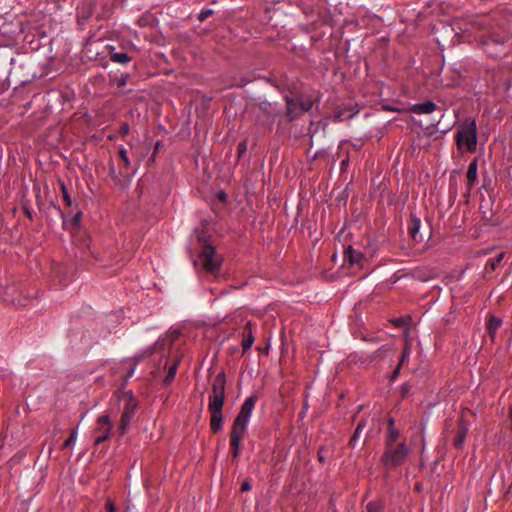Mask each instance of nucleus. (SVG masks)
<instances>
[{"label": "nucleus", "instance_id": "33", "mask_svg": "<svg viewBox=\"0 0 512 512\" xmlns=\"http://www.w3.org/2000/svg\"><path fill=\"white\" fill-rule=\"evenodd\" d=\"M134 372H135V364H132V365H130L127 375L125 377L126 382L128 381L129 378H131L133 376Z\"/></svg>", "mask_w": 512, "mask_h": 512}, {"label": "nucleus", "instance_id": "22", "mask_svg": "<svg viewBox=\"0 0 512 512\" xmlns=\"http://www.w3.org/2000/svg\"><path fill=\"white\" fill-rule=\"evenodd\" d=\"M384 503L381 500L370 501L366 505V512H383Z\"/></svg>", "mask_w": 512, "mask_h": 512}, {"label": "nucleus", "instance_id": "20", "mask_svg": "<svg viewBox=\"0 0 512 512\" xmlns=\"http://www.w3.org/2000/svg\"><path fill=\"white\" fill-rule=\"evenodd\" d=\"M110 59L115 63L124 65L131 61V57L126 52H112Z\"/></svg>", "mask_w": 512, "mask_h": 512}, {"label": "nucleus", "instance_id": "14", "mask_svg": "<svg viewBox=\"0 0 512 512\" xmlns=\"http://www.w3.org/2000/svg\"><path fill=\"white\" fill-rule=\"evenodd\" d=\"M421 220L416 215H411L408 222V233L417 242L422 241V235L420 234Z\"/></svg>", "mask_w": 512, "mask_h": 512}, {"label": "nucleus", "instance_id": "39", "mask_svg": "<svg viewBox=\"0 0 512 512\" xmlns=\"http://www.w3.org/2000/svg\"><path fill=\"white\" fill-rule=\"evenodd\" d=\"M80 215H81V213H79V214H77V215L75 216V218H74V221H75V222H78V221H79Z\"/></svg>", "mask_w": 512, "mask_h": 512}, {"label": "nucleus", "instance_id": "25", "mask_svg": "<svg viewBox=\"0 0 512 512\" xmlns=\"http://www.w3.org/2000/svg\"><path fill=\"white\" fill-rule=\"evenodd\" d=\"M78 436V428L72 430L70 436L64 441L63 448H68L75 445Z\"/></svg>", "mask_w": 512, "mask_h": 512}, {"label": "nucleus", "instance_id": "34", "mask_svg": "<svg viewBox=\"0 0 512 512\" xmlns=\"http://www.w3.org/2000/svg\"><path fill=\"white\" fill-rule=\"evenodd\" d=\"M251 489H252L251 483L248 480L243 481V483L241 485V490L242 491H249Z\"/></svg>", "mask_w": 512, "mask_h": 512}, {"label": "nucleus", "instance_id": "17", "mask_svg": "<svg viewBox=\"0 0 512 512\" xmlns=\"http://www.w3.org/2000/svg\"><path fill=\"white\" fill-rule=\"evenodd\" d=\"M501 325H502L501 318L495 317V316H491L489 318L488 323H487V332H488L490 338L492 339V341H494L497 331L501 327Z\"/></svg>", "mask_w": 512, "mask_h": 512}, {"label": "nucleus", "instance_id": "10", "mask_svg": "<svg viewBox=\"0 0 512 512\" xmlns=\"http://www.w3.org/2000/svg\"><path fill=\"white\" fill-rule=\"evenodd\" d=\"M393 355V348L388 345H384L378 348L376 351L369 355H365L363 359L360 361V365L368 367L370 365H377L385 361L388 358H391Z\"/></svg>", "mask_w": 512, "mask_h": 512}, {"label": "nucleus", "instance_id": "30", "mask_svg": "<svg viewBox=\"0 0 512 512\" xmlns=\"http://www.w3.org/2000/svg\"><path fill=\"white\" fill-rule=\"evenodd\" d=\"M62 192H63V199H64L65 203L68 206H71L72 205V198H71L67 188L64 185L62 186Z\"/></svg>", "mask_w": 512, "mask_h": 512}, {"label": "nucleus", "instance_id": "3", "mask_svg": "<svg viewBox=\"0 0 512 512\" xmlns=\"http://www.w3.org/2000/svg\"><path fill=\"white\" fill-rule=\"evenodd\" d=\"M224 373L218 374L212 384V392L209 395L208 409L211 414L210 426L213 432H218L222 428V408L225 400Z\"/></svg>", "mask_w": 512, "mask_h": 512}, {"label": "nucleus", "instance_id": "19", "mask_svg": "<svg viewBox=\"0 0 512 512\" xmlns=\"http://www.w3.org/2000/svg\"><path fill=\"white\" fill-rule=\"evenodd\" d=\"M254 342V337L252 335V330L250 328V324L248 323L244 329V337L242 340V347L244 350L249 349Z\"/></svg>", "mask_w": 512, "mask_h": 512}, {"label": "nucleus", "instance_id": "42", "mask_svg": "<svg viewBox=\"0 0 512 512\" xmlns=\"http://www.w3.org/2000/svg\"><path fill=\"white\" fill-rule=\"evenodd\" d=\"M274 2L278 3V2H280V0H274Z\"/></svg>", "mask_w": 512, "mask_h": 512}, {"label": "nucleus", "instance_id": "18", "mask_svg": "<svg viewBox=\"0 0 512 512\" xmlns=\"http://www.w3.org/2000/svg\"><path fill=\"white\" fill-rule=\"evenodd\" d=\"M399 437V430L394 426V419L390 418L388 420V430L386 436V445L395 444L396 440Z\"/></svg>", "mask_w": 512, "mask_h": 512}, {"label": "nucleus", "instance_id": "16", "mask_svg": "<svg viewBox=\"0 0 512 512\" xmlns=\"http://www.w3.org/2000/svg\"><path fill=\"white\" fill-rule=\"evenodd\" d=\"M478 175V161L474 159L470 162L467 170V184L469 188H472L477 180Z\"/></svg>", "mask_w": 512, "mask_h": 512}, {"label": "nucleus", "instance_id": "5", "mask_svg": "<svg viewBox=\"0 0 512 512\" xmlns=\"http://www.w3.org/2000/svg\"><path fill=\"white\" fill-rule=\"evenodd\" d=\"M201 250L194 260L196 266H200L210 273H215L220 267V259L215 253L213 246L207 243L205 235H197Z\"/></svg>", "mask_w": 512, "mask_h": 512}, {"label": "nucleus", "instance_id": "8", "mask_svg": "<svg viewBox=\"0 0 512 512\" xmlns=\"http://www.w3.org/2000/svg\"><path fill=\"white\" fill-rule=\"evenodd\" d=\"M123 412L121 415L119 429L121 434H125L133 419V415L138 407V401L132 391H127L123 394Z\"/></svg>", "mask_w": 512, "mask_h": 512}, {"label": "nucleus", "instance_id": "27", "mask_svg": "<svg viewBox=\"0 0 512 512\" xmlns=\"http://www.w3.org/2000/svg\"><path fill=\"white\" fill-rule=\"evenodd\" d=\"M119 156L120 158L122 159V161L124 162V165L126 168H128L130 166V159L128 157V153H127V150L124 146H120L119 147Z\"/></svg>", "mask_w": 512, "mask_h": 512}, {"label": "nucleus", "instance_id": "31", "mask_svg": "<svg viewBox=\"0 0 512 512\" xmlns=\"http://www.w3.org/2000/svg\"><path fill=\"white\" fill-rule=\"evenodd\" d=\"M247 150V143L246 141H242L238 144V153L239 155L241 156L242 154H244Z\"/></svg>", "mask_w": 512, "mask_h": 512}, {"label": "nucleus", "instance_id": "32", "mask_svg": "<svg viewBox=\"0 0 512 512\" xmlns=\"http://www.w3.org/2000/svg\"><path fill=\"white\" fill-rule=\"evenodd\" d=\"M129 131H130V126L128 123H123L120 127V133L122 135H127L129 134Z\"/></svg>", "mask_w": 512, "mask_h": 512}, {"label": "nucleus", "instance_id": "6", "mask_svg": "<svg viewBox=\"0 0 512 512\" xmlns=\"http://www.w3.org/2000/svg\"><path fill=\"white\" fill-rule=\"evenodd\" d=\"M409 448L404 443L385 446V452L382 456V463L388 470H393L404 463L409 454Z\"/></svg>", "mask_w": 512, "mask_h": 512}, {"label": "nucleus", "instance_id": "23", "mask_svg": "<svg viewBox=\"0 0 512 512\" xmlns=\"http://www.w3.org/2000/svg\"><path fill=\"white\" fill-rule=\"evenodd\" d=\"M365 425H366V422L363 421V420L358 423V425H357V427H356V429H355V431H354V433H353V435H352V437L350 439V445L352 447L356 446L357 441H358V439L360 437V434L362 433Z\"/></svg>", "mask_w": 512, "mask_h": 512}, {"label": "nucleus", "instance_id": "1", "mask_svg": "<svg viewBox=\"0 0 512 512\" xmlns=\"http://www.w3.org/2000/svg\"><path fill=\"white\" fill-rule=\"evenodd\" d=\"M488 25H490L488 18L456 19L452 29L456 35L471 34L477 30H485ZM476 37L481 39L483 50L490 57L500 58L507 54L509 38L506 33L494 26H489L485 34L476 35Z\"/></svg>", "mask_w": 512, "mask_h": 512}, {"label": "nucleus", "instance_id": "29", "mask_svg": "<svg viewBox=\"0 0 512 512\" xmlns=\"http://www.w3.org/2000/svg\"><path fill=\"white\" fill-rule=\"evenodd\" d=\"M212 14H213V10H212V9H208V8L203 9V10L199 13V15H198V19H199L200 21H204V20H206V19H207L210 15H212Z\"/></svg>", "mask_w": 512, "mask_h": 512}, {"label": "nucleus", "instance_id": "41", "mask_svg": "<svg viewBox=\"0 0 512 512\" xmlns=\"http://www.w3.org/2000/svg\"><path fill=\"white\" fill-rule=\"evenodd\" d=\"M319 460H320V461H323V460H324V458H323V456H322L321 454H319Z\"/></svg>", "mask_w": 512, "mask_h": 512}, {"label": "nucleus", "instance_id": "13", "mask_svg": "<svg viewBox=\"0 0 512 512\" xmlns=\"http://www.w3.org/2000/svg\"><path fill=\"white\" fill-rule=\"evenodd\" d=\"M438 108L437 104L431 100L415 103L409 107V111L417 115L431 114Z\"/></svg>", "mask_w": 512, "mask_h": 512}, {"label": "nucleus", "instance_id": "15", "mask_svg": "<svg viewBox=\"0 0 512 512\" xmlns=\"http://www.w3.org/2000/svg\"><path fill=\"white\" fill-rule=\"evenodd\" d=\"M468 431H469L468 423L465 420L461 419L458 423L457 434H456V437L454 440L455 447H457V448L463 447L466 436L468 434Z\"/></svg>", "mask_w": 512, "mask_h": 512}, {"label": "nucleus", "instance_id": "11", "mask_svg": "<svg viewBox=\"0 0 512 512\" xmlns=\"http://www.w3.org/2000/svg\"><path fill=\"white\" fill-rule=\"evenodd\" d=\"M112 424L107 415H101L97 420V427L95 429V433L97 434L95 437V444L99 445L100 443L108 440L111 436Z\"/></svg>", "mask_w": 512, "mask_h": 512}, {"label": "nucleus", "instance_id": "40", "mask_svg": "<svg viewBox=\"0 0 512 512\" xmlns=\"http://www.w3.org/2000/svg\"><path fill=\"white\" fill-rule=\"evenodd\" d=\"M160 144H161L160 142H157V143H156V147H155V148H156V150H157L158 148H160Z\"/></svg>", "mask_w": 512, "mask_h": 512}, {"label": "nucleus", "instance_id": "24", "mask_svg": "<svg viewBox=\"0 0 512 512\" xmlns=\"http://www.w3.org/2000/svg\"><path fill=\"white\" fill-rule=\"evenodd\" d=\"M178 363L175 362L168 368V373L164 379V383L167 385L173 381L177 372Z\"/></svg>", "mask_w": 512, "mask_h": 512}, {"label": "nucleus", "instance_id": "37", "mask_svg": "<svg viewBox=\"0 0 512 512\" xmlns=\"http://www.w3.org/2000/svg\"><path fill=\"white\" fill-rule=\"evenodd\" d=\"M348 162H349V160H348V159H344V160H342V162H341V166H342V167L347 166V165H348Z\"/></svg>", "mask_w": 512, "mask_h": 512}, {"label": "nucleus", "instance_id": "26", "mask_svg": "<svg viewBox=\"0 0 512 512\" xmlns=\"http://www.w3.org/2000/svg\"><path fill=\"white\" fill-rule=\"evenodd\" d=\"M410 356H411V347H410V345L406 344L402 351V355H401L399 364L404 365V363L410 359Z\"/></svg>", "mask_w": 512, "mask_h": 512}, {"label": "nucleus", "instance_id": "12", "mask_svg": "<svg viewBox=\"0 0 512 512\" xmlns=\"http://www.w3.org/2000/svg\"><path fill=\"white\" fill-rule=\"evenodd\" d=\"M344 259L353 267L360 269L364 267V263L366 262L364 254L361 251L354 249L352 246H349L345 251Z\"/></svg>", "mask_w": 512, "mask_h": 512}, {"label": "nucleus", "instance_id": "4", "mask_svg": "<svg viewBox=\"0 0 512 512\" xmlns=\"http://www.w3.org/2000/svg\"><path fill=\"white\" fill-rule=\"evenodd\" d=\"M456 144L461 152H474L477 147V125L472 118L464 120L456 133Z\"/></svg>", "mask_w": 512, "mask_h": 512}, {"label": "nucleus", "instance_id": "38", "mask_svg": "<svg viewBox=\"0 0 512 512\" xmlns=\"http://www.w3.org/2000/svg\"><path fill=\"white\" fill-rule=\"evenodd\" d=\"M226 197V194L222 191L220 192V199L224 200Z\"/></svg>", "mask_w": 512, "mask_h": 512}, {"label": "nucleus", "instance_id": "7", "mask_svg": "<svg viewBox=\"0 0 512 512\" xmlns=\"http://www.w3.org/2000/svg\"><path fill=\"white\" fill-rule=\"evenodd\" d=\"M286 116L289 121H293L313 107V99L308 95H297L294 97H285Z\"/></svg>", "mask_w": 512, "mask_h": 512}, {"label": "nucleus", "instance_id": "36", "mask_svg": "<svg viewBox=\"0 0 512 512\" xmlns=\"http://www.w3.org/2000/svg\"><path fill=\"white\" fill-rule=\"evenodd\" d=\"M401 366L400 364L397 365L396 369L393 371L392 373V378L395 379L396 377H398V375L400 374V369H401Z\"/></svg>", "mask_w": 512, "mask_h": 512}, {"label": "nucleus", "instance_id": "35", "mask_svg": "<svg viewBox=\"0 0 512 512\" xmlns=\"http://www.w3.org/2000/svg\"><path fill=\"white\" fill-rule=\"evenodd\" d=\"M106 508H107V512H116L115 505L110 500L107 502Z\"/></svg>", "mask_w": 512, "mask_h": 512}, {"label": "nucleus", "instance_id": "21", "mask_svg": "<svg viewBox=\"0 0 512 512\" xmlns=\"http://www.w3.org/2000/svg\"><path fill=\"white\" fill-rule=\"evenodd\" d=\"M503 259V253H499L496 257L494 258H489L487 261H486V264H485V270L486 272H488L489 270H492L494 271L498 265L500 264V262L502 261Z\"/></svg>", "mask_w": 512, "mask_h": 512}, {"label": "nucleus", "instance_id": "9", "mask_svg": "<svg viewBox=\"0 0 512 512\" xmlns=\"http://www.w3.org/2000/svg\"><path fill=\"white\" fill-rule=\"evenodd\" d=\"M170 344L166 340H158L152 347L147 348L142 353L135 356L136 361H140L146 357H149L153 363L160 365L162 359L168 355Z\"/></svg>", "mask_w": 512, "mask_h": 512}, {"label": "nucleus", "instance_id": "28", "mask_svg": "<svg viewBox=\"0 0 512 512\" xmlns=\"http://www.w3.org/2000/svg\"><path fill=\"white\" fill-rule=\"evenodd\" d=\"M127 81H128V75L127 74H122L121 76L119 77H116L114 79V82L115 84L117 85L118 88H124L127 84Z\"/></svg>", "mask_w": 512, "mask_h": 512}, {"label": "nucleus", "instance_id": "2", "mask_svg": "<svg viewBox=\"0 0 512 512\" xmlns=\"http://www.w3.org/2000/svg\"><path fill=\"white\" fill-rule=\"evenodd\" d=\"M257 400L258 398L256 395L247 397L241 405L240 411L234 420L230 434V445L232 448L233 458H237L239 455L241 439L247 430V426Z\"/></svg>", "mask_w": 512, "mask_h": 512}]
</instances>
